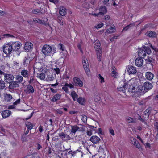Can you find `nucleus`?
<instances>
[{"mask_svg":"<svg viewBox=\"0 0 158 158\" xmlns=\"http://www.w3.org/2000/svg\"><path fill=\"white\" fill-rule=\"evenodd\" d=\"M97 56V58L98 61H100L101 60V56L102 55V50H98V51L96 52Z\"/></svg>","mask_w":158,"mask_h":158,"instance_id":"7c9ffc66","label":"nucleus"},{"mask_svg":"<svg viewBox=\"0 0 158 158\" xmlns=\"http://www.w3.org/2000/svg\"><path fill=\"white\" fill-rule=\"evenodd\" d=\"M127 120L130 123H132L134 122L133 118L129 117H128V118H127Z\"/></svg>","mask_w":158,"mask_h":158,"instance_id":"de8ad7c7","label":"nucleus"},{"mask_svg":"<svg viewBox=\"0 0 158 158\" xmlns=\"http://www.w3.org/2000/svg\"><path fill=\"white\" fill-rule=\"evenodd\" d=\"M34 80V77L33 76H31L30 77V80L29 81V84H31Z\"/></svg>","mask_w":158,"mask_h":158,"instance_id":"864d4df0","label":"nucleus"},{"mask_svg":"<svg viewBox=\"0 0 158 158\" xmlns=\"http://www.w3.org/2000/svg\"><path fill=\"white\" fill-rule=\"evenodd\" d=\"M21 74L25 78L28 77L29 76V73L27 70L23 69L21 72Z\"/></svg>","mask_w":158,"mask_h":158,"instance_id":"a878e982","label":"nucleus"},{"mask_svg":"<svg viewBox=\"0 0 158 158\" xmlns=\"http://www.w3.org/2000/svg\"><path fill=\"white\" fill-rule=\"evenodd\" d=\"M20 98L17 99V100H16L15 101L14 103L13 104L15 105V106L16 105H17L19 104L20 103Z\"/></svg>","mask_w":158,"mask_h":158,"instance_id":"5fc2aeb1","label":"nucleus"},{"mask_svg":"<svg viewBox=\"0 0 158 158\" xmlns=\"http://www.w3.org/2000/svg\"><path fill=\"white\" fill-rule=\"evenodd\" d=\"M71 127V132L74 134L79 129V127L77 126H72Z\"/></svg>","mask_w":158,"mask_h":158,"instance_id":"c756f323","label":"nucleus"},{"mask_svg":"<svg viewBox=\"0 0 158 158\" xmlns=\"http://www.w3.org/2000/svg\"><path fill=\"white\" fill-rule=\"evenodd\" d=\"M38 77L41 80H44L45 78V74L44 73H41L38 76Z\"/></svg>","mask_w":158,"mask_h":158,"instance_id":"c03bdc74","label":"nucleus"},{"mask_svg":"<svg viewBox=\"0 0 158 158\" xmlns=\"http://www.w3.org/2000/svg\"><path fill=\"white\" fill-rule=\"evenodd\" d=\"M4 96V101L7 102H11L13 99L12 96L10 94L6 93H5Z\"/></svg>","mask_w":158,"mask_h":158,"instance_id":"ddd939ff","label":"nucleus"},{"mask_svg":"<svg viewBox=\"0 0 158 158\" xmlns=\"http://www.w3.org/2000/svg\"><path fill=\"white\" fill-rule=\"evenodd\" d=\"M0 74L3 75L4 77V81L7 83H10L13 81L14 78V76L11 74L5 73L3 72L0 70Z\"/></svg>","mask_w":158,"mask_h":158,"instance_id":"7ed1b4c3","label":"nucleus"},{"mask_svg":"<svg viewBox=\"0 0 158 158\" xmlns=\"http://www.w3.org/2000/svg\"><path fill=\"white\" fill-rule=\"evenodd\" d=\"M145 35L148 36L151 38H155L156 36V34L154 31H148L145 33Z\"/></svg>","mask_w":158,"mask_h":158,"instance_id":"a211bd4d","label":"nucleus"},{"mask_svg":"<svg viewBox=\"0 0 158 158\" xmlns=\"http://www.w3.org/2000/svg\"><path fill=\"white\" fill-rule=\"evenodd\" d=\"M92 131H87V135L89 136H91L92 135Z\"/></svg>","mask_w":158,"mask_h":158,"instance_id":"e2e57ef3","label":"nucleus"},{"mask_svg":"<svg viewBox=\"0 0 158 158\" xmlns=\"http://www.w3.org/2000/svg\"><path fill=\"white\" fill-rule=\"evenodd\" d=\"M50 2L56 4L58 2V0H49Z\"/></svg>","mask_w":158,"mask_h":158,"instance_id":"bf43d9fd","label":"nucleus"},{"mask_svg":"<svg viewBox=\"0 0 158 158\" xmlns=\"http://www.w3.org/2000/svg\"><path fill=\"white\" fill-rule=\"evenodd\" d=\"M154 127L157 129V131H158V122H156L154 123Z\"/></svg>","mask_w":158,"mask_h":158,"instance_id":"338daca9","label":"nucleus"},{"mask_svg":"<svg viewBox=\"0 0 158 158\" xmlns=\"http://www.w3.org/2000/svg\"><path fill=\"white\" fill-rule=\"evenodd\" d=\"M58 48L62 51H64L65 49L64 46L61 43L59 44L58 45Z\"/></svg>","mask_w":158,"mask_h":158,"instance_id":"e433bc0d","label":"nucleus"},{"mask_svg":"<svg viewBox=\"0 0 158 158\" xmlns=\"http://www.w3.org/2000/svg\"><path fill=\"white\" fill-rule=\"evenodd\" d=\"M10 43H11L13 51H17L19 49L22 45L20 42H10Z\"/></svg>","mask_w":158,"mask_h":158,"instance_id":"423d86ee","label":"nucleus"},{"mask_svg":"<svg viewBox=\"0 0 158 158\" xmlns=\"http://www.w3.org/2000/svg\"><path fill=\"white\" fill-rule=\"evenodd\" d=\"M141 58H137L135 61V63L136 66L138 67L142 66L143 64V60Z\"/></svg>","mask_w":158,"mask_h":158,"instance_id":"2eb2a0df","label":"nucleus"},{"mask_svg":"<svg viewBox=\"0 0 158 158\" xmlns=\"http://www.w3.org/2000/svg\"><path fill=\"white\" fill-rule=\"evenodd\" d=\"M54 79V77H53V76L51 75H48L47 77V81H53Z\"/></svg>","mask_w":158,"mask_h":158,"instance_id":"a18cd8bd","label":"nucleus"},{"mask_svg":"<svg viewBox=\"0 0 158 158\" xmlns=\"http://www.w3.org/2000/svg\"><path fill=\"white\" fill-rule=\"evenodd\" d=\"M15 106L14 105H10L8 107V109H15Z\"/></svg>","mask_w":158,"mask_h":158,"instance_id":"680f3d73","label":"nucleus"},{"mask_svg":"<svg viewBox=\"0 0 158 158\" xmlns=\"http://www.w3.org/2000/svg\"><path fill=\"white\" fill-rule=\"evenodd\" d=\"M90 140L94 144H96L99 143L100 139L99 137L94 135L90 137Z\"/></svg>","mask_w":158,"mask_h":158,"instance_id":"4468645a","label":"nucleus"},{"mask_svg":"<svg viewBox=\"0 0 158 158\" xmlns=\"http://www.w3.org/2000/svg\"><path fill=\"white\" fill-rule=\"evenodd\" d=\"M27 92L28 93H33L34 91V89L33 86L30 84L27 86Z\"/></svg>","mask_w":158,"mask_h":158,"instance_id":"b1692460","label":"nucleus"},{"mask_svg":"<svg viewBox=\"0 0 158 158\" xmlns=\"http://www.w3.org/2000/svg\"><path fill=\"white\" fill-rule=\"evenodd\" d=\"M54 70L56 72V73L57 74H59L60 73V70L59 68H56L54 69Z\"/></svg>","mask_w":158,"mask_h":158,"instance_id":"0e129e2a","label":"nucleus"},{"mask_svg":"<svg viewBox=\"0 0 158 158\" xmlns=\"http://www.w3.org/2000/svg\"><path fill=\"white\" fill-rule=\"evenodd\" d=\"M32 12L34 14H37L40 12V10L39 9H34L32 10Z\"/></svg>","mask_w":158,"mask_h":158,"instance_id":"4d7b16f0","label":"nucleus"},{"mask_svg":"<svg viewBox=\"0 0 158 158\" xmlns=\"http://www.w3.org/2000/svg\"><path fill=\"white\" fill-rule=\"evenodd\" d=\"M71 95L72 98L74 101H76L77 99L78 95L75 91H73L71 93Z\"/></svg>","mask_w":158,"mask_h":158,"instance_id":"2f4dec72","label":"nucleus"},{"mask_svg":"<svg viewBox=\"0 0 158 158\" xmlns=\"http://www.w3.org/2000/svg\"><path fill=\"white\" fill-rule=\"evenodd\" d=\"M11 114L10 111L6 110L2 111V116L3 118H6L9 117Z\"/></svg>","mask_w":158,"mask_h":158,"instance_id":"f3484780","label":"nucleus"},{"mask_svg":"<svg viewBox=\"0 0 158 158\" xmlns=\"http://www.w3.org/2000/svg\"><path fill=\"white\" fill-rule=\"evenodd\" d=\"M98 78L100 80L101 83H102L104 82V78L100 74H98Z\"/></svg>","mask_w":158,"mask_h":158,"instance_id":"09e8293b","label":"nucleus"},{"mask_svg":"<svg viewBox=\"0 0 158 158\" xmlns=\"http://www.w3.org/2000/svg\"><path fill=\"white\" fill-rule=\"evenodd\" d=\"M145 77L147 79L151 80L154 77V75L150 72H148L146 73Z\"/></svg>","mask_w":158,"mask_h":158,"instance_id":"aec40b11","label":"nucleus"},{"mask_svg":"<svg viewBox=\"0 0 158 158\" xmlns=\"http://www.w3.org/2000/svg\"><path fill=\"white\" fill-rule=\"evenodd\" d=\"M137 115H138V119H139V120H140V121H141L142 122L144 123L145 124H147V122H146V121L144 119V118L143 119L141 118V117L139 115H138V114H137Z\"/></svg>","mask_w":158,"mask_h":158,"instance_id":"49530a36","label":"nucleus"},{"mask_svg":"<svg viewBox=\"0 0 158 158\" xmlns=\"http://www.w3.org/2000/svg\"><path fill=\"white\" fill-rule=\"evenodd\" d=\"M99 12L98 14L101 15H103L106 14L107 12V9L105 6H102L99 8Z\"/></svg>","mask_w":158,"mask_h":158,"instance_id":"412c9836","label":"nucleus"},{"mask_svg":"<svg viewBox=\"0 0 158 158\" xmlns=\"http://www.w3.org/2000/svg\"><path fill=\"white\" fill-rule=\"evenodd\" d=\"M127 72L129 75L135 74L137 71L136 68L131 65H128L127 68Z\"/></svg>","mask_w":158,"mask_h":158,"instance_id":"0eeeda50","label":"nucleus"},{"mask_svg":"<svg viewBox=\"0 0 158 158\" xmlns=\"http://www.w3.org/2000/svg\"><path fill=\"white\" fill-rule=\"evenodd\" d=\"M151 52V51L149 47L144 46L143 48L139 49L138 52V56L141 58H144L146 55V53L149 54Z\"/></svg>","mask_w":158,"mask_h":158,"instance_id":"f03ea898","label":"nucleus"},{"mask_svg":"<svg viewBox=\"0 0 158 158\" xmlns=\"http://www.w3.org/2000/svg\"><path fill=\"white\" fill-rule=\"evenodd\" d=\"M16 80L17 82H18L19 84L23 81V77L21 75H17L16 77Z\"/></svg>","mask_w":158,"mask_h":158,"instance_id":"c85d7f7f","label":"nucleus"},{"mask_svg":"<svg viewBox=\"0 0 158 158\" xmlns=\"http://www.w3.org/2000/svg\"><path fill=\"white\" fill-rule=\"evenodd\" d=\"M33 21L34 22H35L37 23H40V24H44L45 26H46V25H47L48 24L47 23L44 22V21H43L41 20L38 19H36V18L33 19Z\"/></svg>","mask_w":158,"mask_h":158,"instance_id":"cd10ccee","label":"nucleus"},{"mask_svg":"<svg viewBox=\"0 0 158 158\" xmlns=\"http://www.w3.org/2000/svg\"><path fill=\"white\" fill-rule=\"evenodd\" d=\"M52 47L49 45H45L43 47L42 49V53L46 56L49 55L50 54L52 51Z\"/></svg>","mask_w":158,"mask_h":158,"instance_id":"39448f33","label":"nucleus"},{"mask_svg":"<svg viewBox=\"0 0 158 158\" xmlns=\"http://www.w3.org/2000/svg\"><path fill=\"white\" fill-rule=\"evenodd\" d=\"M110 133L113 136L114 135V133L113 130L111 128L109 129Z\"/></svg>","mask_w":158,"mask_h":158,"instance_id":"13d9d810","label":"nucleus"},{"mask_svg":"<svg viewBox=\"0 0 158 158\" xmlns=\"http://www.w3.org/2000/svg\"><path fill=\"white\" fill-rule=\"evenodd\" d=\"M77 102L81 104H83L85 101V99L84 98L80 97L77 99Z\"/></svg>","mask_w":158,"mask_h":158,"instance_id":"72a5a7b5","label":"nucleus"},{"mask_svg":"<svg viewBox=\"0 0 158 158\" xmlns=\"http://www.w3.org/2000/svg\"><path fill=\"white\" fill-rule=\"evenodd\" d=\"M59 13L62 16H65L67 14L66 9L64 7H61L59 10Z\"/></svg>","mask_w":158,"mask_h":158,"instance_id":"393cba45","label":"nucleus"},{"mask_svg":"<svg viewBox=\"0 0 158 158\" xmlns=\"http://www.w3.org/2000/svg\"><path fill=\"white\" fill-rule=\"evenodd\" d=\"M55 111L56 113L59 114H62L63 113V111L61 110L57 109L55 110Z\"/></svg>","mask_w":158,"mask_h":158,"instance_id":"6e6d98bb","label":"nucleus"},{"mask_svg":"<svg viewBox=\"0 0 158 158\" xmlns=\"http://www.w3.org/2000/svg\"><path fill=\"white\" fill-rule=\"evenodd\" d=\"M94 100L95 102H98L101 99V97L98 94H96L94 96Z\"/></svg>","mask_w":158,"mask_h":158,"instance_id":"a19ab883","label":"nucleus"},{"mask_svg":"<svg viewBox=\"0 0 158 158\" xmlns=\"http://www.w3.org/2000/svg\"><path fill=\"white\" fill-rule=\"evenodd\" d=\"M149 111L150 109L148 108L144 112V114L143 115V117L144 118L145 121L148 119V118L150 114Z\"/></svg>","mask_w":158,"mask_h":158,"instance_id":"5701e85b","label":"nucleus"},{"mask_svg":"<svg viewBox=\"0 0 158 158\" xmlns=\"http://www.w3.org/2000/svg\"><path fill=\"white\" fill-rule=\"evenodd\" d=\"M73 84L76 86L81 87L83 85L82 81L80 79L77 77H74L73 78Z\"/></svg>","mask_w":158,"mask_h":158,"instance_id":"1a4fd4ad","label":"nucleus"},{"mask_svg":"<svg viewBox=\"0 0 158 158\" xmlns=\"http://www.w3.org/2000/svg\"><path fill=\"white\" fill-rule=\"evenodd\" d=\"M5 83L2 80H0V89H2L5 87Z\"/></svg>","mask_w":158,"mask_h":158,"instance_id":"c9c22d12","label":"nucleus"},{"mask_svg":"<svg viewBox=\"0 0 158 158\" xmlns=\"http://www.w3.org/2000/svg\"><path fill=\"white\" fill-rule=\"evenodd\" d=\"M94 48L96 49V52L98 51V50H102L101 48V44L98 40L96 41L95 42Z\"/></svg>","mask_w":158,"mask_h":158,"instance_id":"4be33fe9","label":"nucleus"},{"mask_svg":"<svg viewBox=\"0 0 158 158\" xmlns=\"http://www.w3.org/2000/svg\"><path fill=\"white\" fill-rule=\"evenodd\" d=\"M110 18V16L108 15H105L104 16V18L105 20H109Z\"/></svg>","mask_w":158,"mask_h":158,"instance_id":"774afa93","label":"nucleus"},{"mask_svg":"<svg viewBox=\"0 0 158 158\" xmlns=\"http://www.w3.org/2000/svg\"><path fill=\"white\" fill-rule=\"evenodd\" d=\"M134 24H131L129 25H128L126 26L124 28L122 31H127L128 29L130 27H131L132 26H134Z\"/></svg>","mask_w":158,"mask_h":158,"instance_id":"4c0bfd02","label":"nucleus"},{"mask_svg":"<svg viewBox=\"0 0 158 158\" xmlns=\"http://www.w3.org/2000/svg\"><path fill=\"white\" fill-rule=\"evenodd\" d=\"M152 87V85L151 83L148 82H145L143 85L144 91H142V92L143 93H144L145 92H147L150 90Z\"/></svg>","mask_w":158,"mask_h":158,"instance_id":"9d476101","label":"nucleus"},{"mask_svg":"<svg viewBox=\"0 0 158 158\" xmlns=\"http://www.w3.org/2000/svg\"><path fill=\"white\" fill-rule=\"evenodd\" d=\"M145 60L147 64H150L152 66L155 64V60L151 57H148V58Z\"/></svg>","mask_w":158,"mask_h":158,"instance_id":"6ab92c4d","label":"nucleus"},{"mask_svg":"<svg viewBox=\"0 0 158 158\" xmlns=\"http://www.w3.org/2000/svg\"><path fill=\"white\" fill-rule=\"evenodd\" d=\"M87 117L85 115L82 116L81 120H82L84 123H86L87 122Z\"/></svg>","mask_w":158,"mask_h":158,"instance_id":"8fccbe9b","label":"nucleus"},{"mask_svg":"<svg viewBox=\"0 0 158 158\" xmlns=\"http://www.w3.org/2000/svg\"><path fill=\"white\" fill-rule=\"evenodd\" d=\"M114 29L115 27H110L106 30V32L109 34L113 33L114 32Z\"/></svg>","mask_w":158,"mask_h":158,"instance_id":"79ce46f5","label":"nucleus"},{"mask_svg":"<svg viewBox=\"0 0 158 158\" xmlns=\"http://www.w3.org/2000/svg\"><path fill=\"white\" fill-rule=\"evenodd\" d=\"M26 126L27 128V129H29V130L31 129L33 127L32 124L30 122H27L26 124Z\"/></svg>","mask_w":158,"mask_h":158,"instance_id":"f704fd0d","label":"nucleus"},{"mask_svg":"<svg viewBox=\"0 0 158 158\" xmlns=\"http://www.w3.org/2000/svg\"><path fill=\"white\" fill-rule=\"evenodd\" d=\"M27 136L26 135H23L22 137L21 140L23 142H26L27 141Z\"/></svg>","mask_w":158,"mask_h":158,"instance_id":"603ef678","label":"nucleus"},{"mask_svg":"<svg viewBox=\"0 0 158 158\" xmlns=\"http://www.w3.org/2000/svg\"><path fill=\"white\" fill-rule=\"evenodd\" d=\"M66 135V134H64L63 132L60 133L59 134V137H60L61 138V139L63 140H65V139Z\"/></svg>","mask_w":158,"mask_h":158,"instance_id":"58836bf2","label":"nucleus"},{"mask_svg":"<svg viewBox=\"0 0 158 158\" xmlns=\"http://www.w3.org/2000/svg\"><path fill=\"white\" fill-rule=\"evenodd\" d=\"M135 140H136V139L134 138L133 137H131L130 139V140L131 141V143L132 144H133L134 142H135Z\"/></svg>","mask_w":158,"mask_h":158,"instance_id":"69168bd1","label":"nucleus"},{"mask_svg":"<svg viewBox=\"0 0 158 158\" xmlns=\"http://www.w3.org/2000/svg\"><path fill=\"white\" fill-rule=\"evenodd\" d=\"M29 62V60L28 57H25L24 59L23 60V65H25L26 64H28Z\"/></svg>","mask_w":158,"mask_h":158,"instance_id":"37998d69","label":"nucleus"},{"mask_svg":"<svg viewBox=\"0 0 158 158\" xmlns=\"http://www.w3.org/2000/svg\"><path fill=\"white\" fill-rule=\"evenodd\" d=\"M57 21L60 25H63V20L61 17H59Z\"/></svg>","mask_w":158,"mask_h":158,"instance_id":"3c124183","label":"nucleus"},{"mask_svg":"<svg viewBox=\"0 0 158 158\" xmlns=\"http://www.w3.org/2000/svg\"><path fill=\"white\" fill-rule=\"evenodd\" d=\"M33 48L32 44L29 42H26L24 45V48L25 51L28 52L31 51Z\"/></svg>","mask_w":158,"mask_h":158,"instance_id":"9b49d317","label":"nucleus"},{"mask_svg":"<svg viewBox=\"0 0 158 158\" xmlns=\"http://www.w3.org/2000/svg\"><path fill=\"white\" fill-rule=\"evenodd\" d=\"M19 83L17 81H12L9 83V88L10 89H13L19 86Z\"/></svg>","mask_w":158,"mask_h":158,"instance_id":"dca6fc26","label":"nucleus"},{"mask_svg":"<svg viewBox=\"0 0 158 158\" xmlns=\"http://www.w3.org/2000/svg\"><path fill=\"white\" fill-rule=\"evenodd\" d=\"M130 82H127L124 84L123 87H118L117 90L118 91L122 92L123 93H125L127 87L128 86V85H130Z\"/></svg>","mask_w":158,"mask_h":158,"instance_id":"f8f14e48","label":"nucleus"},{"mask_svg":"<svg viewBox=\"0 0 158 158\" xmlns=\"http://www.w3.org/2000/svg\"><path fill=\"white\" fill-rule=\"evenodd\" d=\"M12 38V37H14V36L8 34H3L2 36V38Z\"/></svg>","mask_w":158,"mask_h":158,"instance_id":"ea45409f","label":"nucleus"},{"mask_svg":"<svg viewBox=\"0 0 158 158\" xmlns=\"http://www.w3.org/2000/svg\"><path fill=\"white\" fill-rule=\"evenodd\" d=\"M3 52L6 55L11 54L13 51L10 42L4 45L3 47Z\"/></svg>","mask_w":158,"mask_h":158,"instance_id":"20e7f679","label":"nucleus"},{"mask_svg":"<svg viewBox=\"0 0 158 158\" xmlns=\"http://www.w3.org/2000/svg\"><path fill=\"white\" fill-rule=\"evenodd\" d=\"M130 82L129 87L128 89L129 92L132 93L135 92H141L143 90V87L141 85L138 86L137 85V83L136 82H134L133 84L131 85V83Z\"/></svg>","mask_w":158,"mask_h":158,"instance_id":"f257e3e1","label":"nucleus"},{"mask_svg":"<svg viewBox=\"0 0 158 158\" xmlns=\"http://www.w3.org/2000/svg\"><path fill=\"white\" fill-rule=\"evenodd\" d=\"M34 67L39 70H40L42 69V66L40 63H36L34 65Z\"/></svg>","mask_w":158,"mask_h":158,"instance_id":"473e14b6","label":"nucleus"},{"mask_svg":"<svg viewBox=\"0 0 158 158\" xmlns=\"http://www.w3.org/2000/svg\"><path fill=\"white\" fill-rule=\"evenodd\" d=\"M71 139V138L70 137L69 135H67V134H66L65 140H70Z\"/></svg>","mask_w":158,"mask_h":158,"instance_id":"052dcab7","label":"nucleus"},{"mask_svg":"<svg viewBox=\"0 0 158 158\" xmlns=\"http://www.w3.org/2000/svg\"><path fill=\"white\" fill-rule=\"evenodd\" d=\"M60 97L61 95L60 94H57L53 97V98H52L51 101L53 102H56L60 99Z\"/></svg>","mask_w":158,"mask_h":158,"instance_id":"bb28decb","label":"nucleus"},{"mask_svg":"<svg viewBox=\"0 0 158 158\" xmlns=\"http://www.w3.org/2000/svg\"><path fill=\"white\" fill-rule=\"evenodd\" d=\"M82 64L87 74L88 75L89 72V66L88 63H86V59L85 57L83 58L82 59Z\"/></svg>","mask_w":158,"mask_h":158,"instance_id":"6e6552de","label":"nucleus"}]
</instances>
